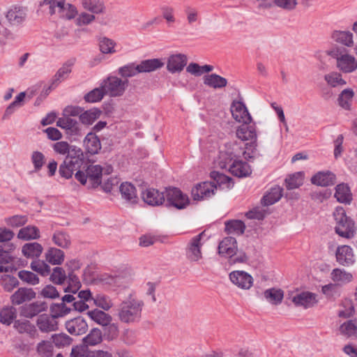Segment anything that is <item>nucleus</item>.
<instances>
[{
	"instance_id": "39",
	"label": "nucleus",
	"mask_w": 357,
	"mask_h": 357,
	"mask_svg": "<svg viewBox=\"0 0 357 357\" xmlns=\"http://www.w3.org/2000/svg\"><path fill=\"white\" fill-rule=\"evenodd\" d=\"M40 237V231L36 226L29 225L20 229L17 238L24 241L38 239Z\"/></svg>"
},
{
	"instance_id": "45",
	"label": "nucleus",
	"mask_w": 357,
	"mask_h": 357,
	"mask_svg": "<svg viewBox=\"0 0 357 357\" xmlns=\"http://www.w3.org/2000/svg\"><path fill=\"white\" fill-rule=\"evenodd\" d=\"M52 241L64 249L69 248L71 243L70 236L63 231H56L52 236Z\"/></svg>"
},
{
	"instance_id": "30",
	"label": "nucleus",
	"mask_w": 357,
	"mask_h": 357,
	"mask_svg": "<svg viewBox=\"0 0 357 357\" xmlns=\"http://www.w3.org/2000/svg\"><path fill=\"white\" fill-rule=\"evenodd\" d=\"M121 197L126 201L134 204L137 202V196L135 187L130 183H122L119 187Z\"/></svg>"
},
{
	"instance_id": "60",
	"label": "nucleus",
	"mask_w": 357,
	"mask_h": 357,
	"mask_svg": "<svg viewBox=\"0 0 357 357\" xmlns=\"http://www.w3.org/2000/svg\"><path fill=\"white\" fill-rule=\"evenodd\" d=\"M68 286L64 289L65 292L76 294L81 287V283L78 277L73 271L68 273Z\"/></svg>"
},
{
	"instance_id": "6",
	"label": "nucleus",
	"mask_w": 357,
	"mask_h": 357,
	"mask_svg": "<svg viewBox=\"0 0 357 357\" xmlns=\"http://www.w3.org/2000/svg\"><path fill=\"white\" fill-rule=\"evenodd\" d=\"M128 79H122L116 76H109L102 82L106 95L116 98L122 96L128 86Z\"/></svg>"
},
{
	"instance_id": "13",
	"label": "nucleus",
	"mask_w": 357,
	"mask_h": 357,
	"mask_svg": "<svg viewBox=\"0 0 357 357\" xmlns=\"http://www.w3.org/2000/svg\"><path fill=\"white\" fill-rule=\"evenodd\" d=\"M231 112L233 118L239 123H250L252 117L245 105L238 100H234L231 105Z\"/></svg>"
},
{
	"instance_id": "59",
	"label": "nucleus",
	"mask_w": 357,
	"mask_h": 357,
	"mask_svg": "<svg viewBox=\"0 0 357 357\" xmlns=\"http://www.w3.org/2000/svg\"><path fill=\"white\" fill-rule=\"evenodd\" d=\"M31 268L43 276H47L50 273V266L44 261L34 260L31 263Z\"/></svg>"
},
{
	"instance_id": "29",
	"label": "nucleus",
	"mask_w": 357,
	"mask_h": 357,
	"mask_svg": "<svg viewBox=\"0 0 357 357\" xmlns=\"http://www.w3.org/2000/svg\"><path fill=\"white\" fill-rule=\"evenodd\" d=\"M73 64L74 61H68L59 69L57 73L54 76L48 90L54 89L59 84V83L68 77V75L71 73L72 66Z\"/></svg>"
},
{
	"instance_id": "43",
	"label": "nucleus",
	"mask_w": 357,
	"mask_h": 357,
	"mask_svg": "<svg viewBox=\"0 0 357 357\" xmlns=\"http://www.w3.org/2000/svg\"><path fill=\"white\" fill-rule=\"evenodd\" d=\"M332 38L347 47H351L354 45L353 34L350 31H335L332 33Z\"/></svg>"
},
{
	"instance_id": "53",
	"label": "nucleus",
	"mask_w": 357,
	"mask_h": 357,
	"mask_svg": "<svg viewBox=\"0 0 357 357\" xmlns=\"http://www.w3.org/2000/svg\"><path fill=\"white\" fill-rule=\"evenodd\" d=\"M100 50L103 54H113L116 52V43L107 37H100L98 39Z\"/></svg>"
},
{
	"instance_id": "62",
	"label": "nucleus",
	"mask_w": 357,
	"mask_h": 357,
	"mask_svg": "<svg viewBox=\"0 0 357 357\" xmlns=\"http://www.w3.org/2000/svg\"><path fill=\"white\" fill-rule=\"evenodd\" d=\"M1 284L5 291L10 292L14 288L19 285V281L14 276L5 275L1 278Z\"/></svg>"
},
{
	"instance_id": "25",
	"label": "nucleus",
	"mask_w": 357,
	"mask_h": 357,
	"mask_svg": "<svg viewBox=\"0 0 357 357\" xmlns=\"http://www.w3.org/2000/svg\"><path fill=\"white\" fill-rule=\"evenodd\" d=\"M86 173L89 178V188H96L100 185L102 169L100 165H89L86 169Z\"/></svg>"
},
{
	"instance_id": "41",
	"label": "nucleus",
	"mask_w": 357,
	"mask_h": 357,
	"mask_svg": "<svg viewBox=\"0 0 357 357\" xmlns=\"http://www.w3.org/2000/svg\"><path fill=\"white\" fill-rule=\"evenodd\" d=\"M354 96V92L351 89H344L338 96V105L344 109L350 110Z\"/></svg>"
},
{
	"instance_id": "3",
	"label": "nucleus",
	"mask_w": 357,
	"mask_h": 357,
	"mask_svg": "<svg viewBox=\"0 0 357 357\" xmlns=\"http://www.w3.org/2000/svg\"><path fill=\"white\" fill-rule=\"evenodd\" d=\"M328 55L336 60L337 68L343 73H351L357 70V59L348 54L345 48L333 47L328 51Z\"/></svg>"
},
{
	"instance_id": "56",
	"label": "nucleus",
	"mask_w": 357,
	"mask_h": 357,
	"mask_svg": "<svg viewBox=\"0 0 357 357\" xmlns=\"http://www.w3.org/2000/svg\"><path fill=\"white\" fill-rule=\"evenodd\" d=\"M17 275L22 282L30 285L38 284L40 282L38 275L29 271H20L17 273Z\"/></svg>"
},
{
	"instance_id": "55",
	"label": "nucleus",
	"mask_w": 357,
	"mask_h": 357,
	"mask_svg": "<svg viewBox=\"0 0 357 357\" xmlns=\"http://www.w3.org/2000/svg\"><path fill=\"white\" fill-rule=\"evenodd\" d=\"M106 95L104 88L102 87V84L98 88H96L84 96V100L88 102H96L100 101L104 96Z\"/></svg>"
},
{
	"instance_id": "1",
	"label": "nucleus",
	"mask_w": 357,
	"mask_h": 357,
	"mask_svg": "<svg viewBox=\"0 0 357 357\" xmlns=\"http://www.w3.org/2000/svg\"><path fill=\"white\" fill-rule=\"evenodd\" d=\"M144 302L132 294L119 305L117 317L119 320L126 324H135L139 323L142 317V310Z\"/></svg>"
},
{
	"instance_id": "20",
	"label": "nucleus",
	"mask_w": 357,
	"mask_h": 357,
	"mask_svg": "<svg viewBox=\"0 0 357 357\" xmlns=\"http://www.w3.org/2000/svg\"><path fill=\"white\" fill-rule=\"evenodd\" d=\"M36 293L31 288L20 287L10 296L11 303L15 305L29 302L36 298Z\"/></svg>"
},
{
	"instance_id": "61",
	"label": "nucleus",
	"mask_w": 357,
	"mask_h": 357,
	"mask_svg": "<svg viewBox=\"0 0 357 357\" xmlns=\"http://www.w3.org/2000/svg\"><path fill=\"white\" fill-rule=\"evenodd\" d=\"M53 342L57 347H64L71 344L73 339L66 333L54 334L52 336Z\"/></svg>"
},
{
	"instance_id": "49",
	"label": "nucleus",
	"mask_w": 357,
	"mask_h": 357,
	"mask_svg": "<svg viewBox=\"0 0 357 357\" xmlns=\"http://www.w3.org/2000/svg\"><path fill=\"white\" fill-rule=\"evenodd\" d=\"M84 9L94 14L102 13L105 10L104 3L100 0H82Z\"/></svg>"
},
{
	"instance_id": "27",
	"label": "nucleus",
	"mask_w": 357,
	"mask_h": 357,
	"mask_svg": "<svg viewBox=\"0 0 357 357\" xmlns=\"http://www.w3.org/2000/svg\"><path fill=\"white\" fill-rule=\"evenodd\" d=\"M292 301L296 306H303L305 308L311 307L317 303L316 294L309 291L296 295L293 297Z\"/></svg>"
},
{
	"instance_id": "52",
	"label": "nucleus",
	"mask_w": 357,
	"mask_h": 357,
	"mask_svg": "<svg viewBox=\"0 0 357 357\" xmlns=\"http://www.w3.org/2000/svg\"><path fill=\"white\" fill-rule=\"evenodd\" d=\"M66 0H44V3L49 5V13L50 15L58 13L61 15V12L66 10Z\"/></svg>"
},
{
	"instance_id": "54",
	"label": "nucleus",
	"mask_w": 357,
	"mask_h": 357,
	"mask_svg": "<svg viewBox=\"0 0 357 357\" xmlns=\"http://www.w3.org/2000/svg\"><path fill=\"white\" fill-rule=\"evenodd\" d=\"M92 300L97 307H100L105 311L109 310L113 305L110 298L102 294H96L92 298Z\"/></svg>"
},
{
	"instance_id": "8",
	"label": "nucleus",
	"mask_w": 357,
	"mask_h": 357,
	"mask_svg": "<svg viewBox=\"0 0 357 357\" xmlns=\"http://www.w3.org/2000/svg\"><path fill=\"white\" fill-rule=\"evenodd\" d=\"M223 167L228 166L231 174L237 177H243L249 175L251 172L250 166L246 162L234 159L230 156L228 161L224 162Z\"/></svg>"
},
{
	"instance_id": "44",
	"label": "nucleus",
	"mask_w": 357,
	"mask_h": 357,
	"mask_svg": "<svg viewBox=\"0 0 357 357\" xmlns=\"http://www.w3.org/2000/svg\"><path fill=\"white\" fill-rule=\"evenodd\" d=\"M17 317V310L13 306L5 307L0 310V322L9 326Z\"/></svg>"
},
{
	"instance_id": "23",
	"label": "nucleus",
	"mask_w": 357,
	"mask_h": 357,
	"mask_svg": "<svg viewBox=\"0 0 357 357\" xmlns=\"http://www.w3.org/2000/svg\"><path fill=\"white\" fill-rule=\"evenodd\" d=\"M188 62L186 55L176 54L171 55L167 61V69L171 73L181 72Z\"/></svg>"
},
{
	"instance_id": "19",
	"label": "nucleus",
	"mask_w": 357,
	"mask_h": 357,
	"mask_svg": "<svg viewBox=\"0 0 357 357\" xmlns=\"http://www.w3.org/2000/svg\"><path fill=\"white\" fill-rule=\"evenodd\" d=\"M56 126L66 130L67 134L71 135H81L80 123L75 119L63 116L56 121Z\"/></svg>"
},
{
	"instance_id": "2",
	"label": "nucleus",
	"mask_w": 357,
	"mask_h": 357,
	"mask_svg": "<svg viewBox=\"0 0 357 357\" xmlns=\"http://www.w3.org/2000/svg\"><path fill=\"white\" fill-rule=\"evenodd\" d=\"M84 162V155L81 148L73 146L59 168V175L68 179L75 171L80 169Z\"/></svg>"
},
{
	"instance_id": "9",
	"label": "nucleus",
	"mask_w": 357,
	"mask_h": 357,
	"mask_svg": "<svg viewBox=\"0 0 357 357\" xmlns=\"http://www.w3.org/2000/svg\"><path fill=\"white\" fill-rule=\"evenodd\" d=\"M216 185L212 182H202L197 184L191 191V195L194 200H202L212 197L215 195Z\"/></svg>"
},
{
	"instance_id": "15",
	"label": "nucleus",
	"mask_w": 357,
	"mask_h": 357,
	"mask_svg": "<svg viewBox=\"0 0 357 357\" xmlns=\"http://www.w3.org/2000/svg\"><path fill=\"white\" fill-rule=\"evenodd\" d=\"M236 137L242 141H251V146H256L257 133L255 125L250 123H243L236 131Z\"/></svg>"
},
{
	"instance_id": "47",
	"label": "nucleus",
	"mask_w": 357,
	"mask_h": 357,
	"mask_svg": "<svg viewBox=\"0 0 357 357\" xmlns=\"http://www.w3.org/2000/svg\"><path fill=\"white\" fill-rule=\"evenodd\" d=\"M324 80L331 87L342 86L347 84V82L342 78V75L337 72H331L324 75Z\"/></svg>"
},
{
	"instance_id": "24",
	"label": "nucleus",
	"mask_w": 357,
	"mask_h": 357,
	"mask_svg": "<svg viewBox=\"0 0 357 357\" xmlns=\"http://www.w3.org/2000/svg\"><path fill=\"white\" fill-rule=\"evenodd\" d=\"M26 17V10L21 6H13L7 12L6 17L12 25L17 26L22 24Z\"/></svg>"
},
{
	"instance_id": "33",
	"label": "nucleus",
	"mask_w": 357,
	"mask_h": 357,
	"mask_svg": "<svg viewBox=\"0 0 357 357\" xmlns=\"http://www.w3.org/2000/svg\"><path fill=\"white\" fill-rule=\"evenodd\" d=\"M339 331L341 335L347 338L357 337V319H350L340 325Z\"/></svg>"
},
{
	"instance_id": "21",
	"label": "nucleus",
	"mask_w": 357,
	"mask_h": 357,
	"mask_svg": "<svg viewBox=\"0 0 357 357\" xmlns=\"http://www.w3.org/2000/svg\"><path fill=\"white\" fill-rule=\"evenodd\" d=\"M66 328L71 335H81L87 331L88 324L84 318L78 317L67 321Z\"/></svg>"
},
{
	"instance_id": "18",
	"label": "nucleus",
	"mask_w": 357,
	"mask_h": 357,
	"mask_svg": "<svg viewBox=\"0 0 357 357\" xmlns=\"http://www.w3.org/2000/svg\"><path fill=\"white\" fill-rule=\"evenodd\" d=\"M237 241L234 237L223 238L218 245V254L226 257H232L236 255Z\"/></svg>"
},
{
	"instance_id": "31",
	"label": "nucleus",
	"mask_w": 357,
	"mask_h": 357,
	"mask_svg": "<svg viewBox=\"0 0 357 357\" xmlns=\"http://www.w3.org/2000/svg\"><path fill=\"white\" fill-rule=\"evenodd\" d=\"M335 197L340 203L349 204L352 200L349 187L344 183L337 185L335 188Z\"/></svg>"
},
{
	"instance_id": "40",
	"label": "nucleus",
	"mask_w": 357,
	"mask_h": 357,
	"mask_svg": "<svg viewBox=\"0 0 357 357\" xmlns=\"http://www.w3.org/2000/svg\"><path fill=\"white\" fill-rule=\"evenodd\" d=\"M245 229L244 222L239 220H231L225 222V231L228 234L242 235Z\"/></svg>"
},
{
	"instance_id": "35",
	"label": "nucleus",
	"mask_w": 357,
	"mask_h": 357,
	"mask_svg": "<svg viewBox=\"0 0 357 357\" xmlns=\"http://www.w3.org/2000/svg\"><path fill=\"white\" fill-rule=\"evenodd\" d=\"M204 84L213 89H221L227 86L226 78L217 74H211L204 77Z\"/></svg>"
},
{
	"instance_id": "64",
	"label": "nucleus",
	"mask_w": 357,
	"mask_h": 357,
	"mask_svg": "<svg viewBox=\"0 0 357 357\" xmlns=\"http://www.w3.org/2000/svg\"><path fill=\"white\" fill-rule=\"evenodd\" d=\"M37 351L39 355L44 357H50L52 355L53 346L49 341H42L37 345Z\"/></svg>"
},
{
	"instance_id": "36",
	"label": "nucleus",
	"mask_w": 357,
	"mask_h": 357,
	"mask_svg": "<svg viewBox=\"0 0 357 357\" xmlns=\"http://www.w3.org/2000/svg\"><path fill=\"white\" fill-rule=\"evenodd\" d=\"M282 196V188L279 186L272 188L261 199V204L264 206H270L280 199Z\"/></svg>"
},
{
	"instance_id": "26",
	"label": "nucleus",
	"mask_w": 357,
	"mask_h": 357,
	"mask_svg": "<svg viewBox=\"0 0 357 357\" xmlns=\"http://www.w3.org/2000/svg\"><path fill=\"white\" fill-rule=\"evenodd\" d=\"M335 181V175L330 171L319 172L311 178L312 184L324 187L334 185Z\"/></svg>"
},
{
	"instance_id": "4",
	"label": "nucleus",
	"mask_w": 357,
	"mask_h": 357,
	"mask_svg": "<svg viewBox=\"0 0 357 357\" xmlns=\"http://www.w3.org/2000/svg\"><path fill=\"white\" fill-rule=\"evenodd\" d=\"M333 215L336 225L335 232L341 237L351 238L355 234V225L353 220L348 217L342 207H337Z\"/></svg>"
},
{
	"instance_id": "34",
	"label": "nucleus",
	"mask_w": 357,
	"mask_h": 357,
	"mask_svg": "<svg viewBox=\"0 0 357 357\" xmlns=\"http://www.w3.org/2000/svg\"><path fill=\"white\" fill-rule=\"evenodd\" d=\"M43 250V246L36 242L25 243L22 248V254L27 258H38Z\"/></svg>"
},
{
	"instance_id": "17",
	"label": "nucleus",
	"mask_w": 357,
	"mask_h": 357,
	"mask_svg": "<svg viewBox=\"0 0 357 357\" xmlns=\"http://www.w3.org/2000/svg\"><path fill=\"white\" fill-rule=\"evenodd\" d=\"M336 261L339 264L344 266H349L354 261V255L353 249L349 245L338 246L335 252Z\"/></svg>"
},
{
	"instance_id": "38",
	"label": "nucleus",
	"mask_w": 357,
	"mask_h": 357,
	"mask_svg": "<svg viewBox=\"0 0 357 357\" xmlns=\"http://www.w3.org/2000/svg\"><path fill=\"white\" fill-rule=\"evenodd\" d=\"M64 252L60 249L50 248L45 253L46 260L52 265H61L64 261Z\"/></svg>"
},
{
	"instance_id": "11",
	"label": "nucleus",
	"mask_w": 357,
	"mask_h": 357,
	"mask_svg": "<svg viewBox=\"0 0 357 357\" xmlns=\"http://www.w3.org/2000/svg\"><path fill=\"white\" fill-rule=\"evenodd\" d=\"M48 308L46 302L37 301L29 304H26L20 307V315L28 319H31L41 312H45Z\"/></svg>"
},
{
	"instance_id": "51",
	"label": "nucleus",
	"mask_w": 357,
	"mask_h": 357,
	"mask_svg": "<svg viewBox=\"0 0 357 357\" xmlns=\"http://www.w3.org/2000/svg\"><path fill=\"white\" fill-rule=\"evenodd\" d=\"M102 332L98 328H93L90 333L83 338L84 344L86 346H94L102 342Z\"/></svg>"
},
{
	"instance_id": "42",
	"label": "nucleus",
	"mask_w": 357,
	"mask_h": 357,
	"mask_svg": "<svg viewBox=\"0 0 357 357\" xmlns=\"http://www.w3.org/2000/svg\"><path fill=\"white\" fill-rule=\"evenodd\" d=\"M264 296L268 303L273 305H278L282 301L284 292L280 289L271 288L264 292Z\"/></svg>"
},
{
	"instance_id": "5",
	"label": "nucleus",
	"mask_w": 357,
	"mask_h": 357,
	"mask_svg": "<svg viewBox=\"0 0 357 357\" xmlns=\"http://www.w3.org/2000/svg\"><path fill=\"white\" fill-rule=\"evenodd\" d=\"M165 202L167 206H173L181 210L190 204V199L179 188L169 187L165 190Z\"/></svg>"
},
{
	"instance_id": "46",
	"label": "nucleus",
	"mask_w": 357,
	"mask_h": 357,
	"mask_svg": "<svg viewBox=\"0 0 357 357\" xmlns=\"http://www.w3.org/2000/svg\"><path fill=\"white\" fill-rule=\"evenodd\" d=\"M303 172H296L292 175H289V177L285 179L286 187L289 190L298 188L303 185Z\"/></svg>"
},
{
	"instance_id": "12",
	"label": "nucleus",
	"mask_w": 357,
	"mask_h": 357,
	"mask_svg": "<svg viewBox=\"0 0 357 357\" xmlns=\"http://www.w3.org/2000/svg\"><path fill=\"white\" fill-rule=\"evenodd\" d=\"M231 282L242 289H249L252 286L253 278L248 273L243 271H234L229 273Z\"/></svg>"
},
{
	"instance_id": "37",
	"label": "nucleus",
	"mask_w": 357,
	"mask_h": 357,
	"mask_svg": "<svg viewBox=\"0 0 357 357\" xmlns=\"http://www.w3.org/2000/svg\"><path fill=\"white\" fill-rule=\"evenodd\" d=\"M87 314L93 321L103 326L109 325L112 319L109 314L98 309L89 311Z\"/></svg>"
},
{
	"instance_id": "50",
	"label": "nucleus",
	"mask_w": 357,
	"mask_h": 357,
	"mask_svg": "<svg viewBox=\"0 0 357 357\" xmlns=\"http://www.w3.org/2000/svg\"><path fill=\"white\" fill-rule=\"evenodd\" d=\"M331 279L335 282L347 283L352 280L353 276L351 273L340 268H335L331 273Z\"/></svg>"
},
{
	"instance_id": "63",
	"label": "nucleus",
	"mask_w": 357,
	"mask_h": 357,
	"mask_svg": "<svg viewBox=\"0 0 357 357\" xmlns=\"http://www.w3.org/2000/svg\"><path fill=\"white\" fill-rule=\"evenodd\" d=\"M31 159L34 167V172H39L45 164V157L44 154L40 151H33L31 154Z\"/></svg>"
},
{
	"instance_id": "14",
	"label": "nucleus",
	"mask_w": 357,
	"mask_h": 357,
	"mask_svg": "<svg viewBox=\"0 0 357 357\" xmlns=\"http://www.w3.org/2000/svg\"><path fill=\"white\" fill-rule=\"evenodd\" d=\"M204 232L193 237L190 241L188 246L186 249L187 258L191 261H197L202 257L201 248L202 243L201 239Z\"/></svg>"
},
{
	"instance_id": "22",
	"label": "nucleus",
	"mask_w": 357,
	"mask_h": 357,
	"mask_svg": "<svg viewBox=\"0 0 357 357\" xmlns=\"http://www.w3.org/2000/svg\"><path fill=\"white\" fill-rule=\"evenodd\" d=\"M56 319V317L52 314L51 315L43 314L38 317L36 325L41 332L55 331L58 329V322Z\"/></svg>"
},
{
	"instance_id": "32",
	"label": "nucleus",
	"mask_w": 357,
	"mask_h": 357,
	"mask_svg": "<svg viewBox=\"0 0 357 357\" xmlns=\"http://www.w3.org/2000/svg\"><path fill=\"white\" fill-rule=\"evenodd\" d=\"M164 65V62L160 59H146L138 64L140 73L155 71L163 67Z\"/></svg>"
},
{
	"instance_id": "58",
	"label": "nucleus",
	"mask_w": 357,
	"mask_h": 357,
	"mask_svg": "<svg viewBox=\"0 0 357 357\" xmlns=\"http://www.w3.org/2000/svg\"><path fill=\"white\" fill-rule=\"evenodd\" d=\"M118 73L122 77L127 79L135 76L137 74L140 73V72L138 65L135 66L134 63H130L119 68Z\"/></svg>"
},
{
	"instance_id": "57",
	"label": "nucleus",
	"mask_w": 357,
	"mask_h": 357,
	"mask_svg": "<svg viewBox=\"0 0 357 357\" xmlns=\"http://www.w3.org/2000/svg\"><path fill=\"white\" fill-rule=\"evenodd\" d=\"M14 327L20 333H26L31 335L36 332L35 326L28 320H15Z\"/></svg>"
},
{
	"instance_id": "48",
	"label": "nucleus",
	"mask_w": 357,
	"mask_h": 357,
	"mask_svg": "<svg viewBox=\"0 0 357 357\" xmlns=\"http://www.w3.org/2000/svg\"><path fill=\"white\" fill-rule=\"evenodd\" d=\"M101 114V111L97 108L82 112L80 114V121L85 125H91Z\"/></svg>"
},
{
	"instance_id": "16",
	"label": "nucleus",
	"mask_w": 357,
	"mask_h": 357,
	"mask_svg": "<svg viewBox=\"0 0 357 357\" xmlns=\"http://www.w3.org/2000/svg\"><path fill=\"white\" fill-rule=\"evenodd\" d=\"M143 201L152 206L162 205L165 203V191L160 192L155 188H147L141 194Z\"/></svg>"
},
{
	"instance_id": "7",
	"label": "nucleus",
	"mask_w": 357,
	"mask_h": 357,
	"mask_svg": "<svg viewBox=\"0 0 357 357\" xmlns=\"http://www.w3.org/2000/svg\"><path fill=\"white\" fill-rule=\"evenodd\" d=\"M14 249L12 243L3 244V248L0 245V273H12L16 271L13 264V257L10 251Z\"/></svg>"
},
{
	"instance_id": "10",
	"label": "nucleus",
	"mask_w": 357,
	"mask_h": 357,
	"mask_svg": "<svg viewBox=\"0 0 357 357\" xmlns=\"http://www.w3.org/2000/svg\"><path fill=\"white\" fill-rule=\"evenodd\" d=\"M61 303H54L50 306V312L54 317H61L72 311L71 302L75 300V297L73 294H66L62 297Z\"/></svg>"
},
{
	"instance_id": "28",
	"label": "nucleus",
	"mask_w": 357,
	"mask_h": 357,
	"mask_svg": "<svg viewBox=\"0 0 357 357\" xmlns=\"http://www.w3.org/2000/svg\"><path fill=\"white\" fill-rule=\"evenodd\" d=\"M84 146L88 153L91 155L97 154L101 149L100 140L95 133L89 132L84 139Z\"/></svg>"
}]
</instances>
